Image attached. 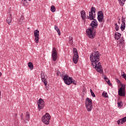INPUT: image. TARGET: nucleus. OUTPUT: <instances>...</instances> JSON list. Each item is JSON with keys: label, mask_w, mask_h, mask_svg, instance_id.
<instances>
[{"label": "nucleus", "mask_w": 126, "mask_h": 126, "mask_svg": "<svg viewBox=\"0 0 126 126\" xmlns=\"http://www.w3.org/2000/svg\"><path fill=\"white\" fill-rule=\"evenodd\" d=\"M126 28V23L122 24L121 25V29L122 31H124Z\"/></svg>", "instance_id": "obj_25"}, {"label": "nucleus", "mask_w": 126, "mask_h": 126, "mask_svg": "<svg viewBox=\"0 0 126 126\" xmlns=\"http://www.w3.org/2000/svg\"><path fill=\"white\" fill-rule=\"evenodd\" d=\"M118 1L120 5L124 6L125 5V2H126V0H118Z\"/></svg>", "instance_id": "obj_22"}, {"label": "nucleus", "mask_w": 126, "mask_h": 126, "mask_svg": "<svg viewBox=\"0 0 126 126\" xmlns=\"http://www.w3.org/2000/svg\"><path fill=\"white\" fill-rule=\"evenodd\" d=\"M69 44H70V45H72V44H73V40L72 37L70 36L69 38Z\"/></svg>", "instance_id": "obj_29"}, {"label": "nucleus", "mask_w": 126, "mask_h": 126, "mask_svg": "<svg viewBox=\"0 0 126 126\" xmlns=\"http://www.w3.org/2000/svg\"><path fill=\"white\" fill-rule=\"evenodd\" d=\"M122 120L123 123H126V117H124L123 118L121 119Z\"/></svg>", "instance_id": "obj_37"}, {"label": "nucleus", "mask_w": 126, "mask_h": 126, "mask_svg": "<svg viewBox=\"0 0 126 126\" xmlns=\"http://www.w3.org/2000/svg\"><path fill=\"white\" fill-rule=\"evenodd\" d=\"M106 82L109 86H112V83L110 82V80L108 79V80H106Z\"/></svg>", "instance_id": "obj_35"}, {"label": "nucleus", "mask_w": 126, "mask_h": 126, "mask_svg": "<svg viewBox=\"0 0 126 126\" xmlns=\"http://www.w3.org/2000/svg\"><path fill=\"white\" fill-rule=\"evenodd\" d=\"M23 20H24V17L21 16L20 19L18 20V23L19 24H21L22 22H23Z\"/></svg>", "instance_id": "obj_23"}, {"label": "nucleus", "mask_w": 126, "mask_h": 126, "mask_svg": "<svg viewBox=\"0 0 126 126\" xmlns=\"http://www.w3.org/2000/svg\"><path fill=\"white\" fill-rule=\"evenodd\" d=\"M115 30L116 31H119V29H120V28L119 27V25H118V24L117 23H115Z\"/></svg>", "instance_id": "obj_31"}, {"label": "nucleus", "mask_w": 126, "mask_h": 126, "mask_svg": "<svg viewBox=\"0 0 126 126\" xmlns=\"http://www.w3.org/2000/svg\"><path fill=\"white\" fill-rule=\"evenodd\" d=\"M72 83H73V84H74V85H76L77 82H76V81H75L72 79Z\"/></svg>", "instance_id": "obj_38"}, {"label": "nucleus", "mask_w": 126, "mask_h": 126, "mask_svg": "<svg viewBox=\"0 0 126 126\" xmlns=\"http://www.w3.org/2000/svg\"><path fill=\"white\" fill-rule=\"evenodd\" d=\"M123 74H122V76H123V77L125 79L126 78V74L125 73V72H123Z\"/></svg>", "instance_id": "obj_36"}, {"label": "nucleus", "mask_w": 126, "mask_h": 126, "mask_svg": "<svg viewBox=\"0 0 126 126\" xmlns=\"http://www.w3.org/2000/svg\"><path fill=\"white\" fill-rule=\"evenodd\" d=\"M55 30L57 32L59 36L61 35V31L60 30V29H59V27L57 26H55L54 27Z\"/></svg>", "instance_id": "obj_20"}, {"label": "nucleus", "mask_w": 126, "mask_h": 126, "mask_svg": "<svg viewBox=\"0 0 126 126\" xmlns=\"http://www.w3.org/2000/svg\"><path fill=\"white\" fill-rule=\"evenodd\" d=\"M22 2L24 5H27V0H22Z\"/></svg>", "instance_id": "obj_32"}, {"label": "nucleus", "mask_w": 126, "mask_h": 126, "mask_svg": "<svg viewBox=\"0 0 126 126\" xmlns=\"http://www.w3.org/2000/svg\"><path fill=\"white\" fill-rule=\"evenodd\" d=\"M73 62L74 63L76 64L79 60V55H78V52L77 51V49H76L75 48H74L73 49Z\"/></svg>", "instance_id": "obj_5"}, {"label": "nucleus", "mask_w": 126, "mask_h": 126, "mask_svg": "<svg viewBox=\"0 0 126 126\" xmlns=\"http://www.w3.org/2000/svg\"><path fill=\"white\" fill-rule=\"evenodd\" d=\"M25 120V122L27 121V123H28V122H29V121H30V114H29V112H27L26 113Z\"/></svg>", "instance_id": "obj_19"}, {"label": "nucleus", "mask_w": 126, "mask_h": 126, "mask_svg": "<svg viewBox=\"0 0 126 126\" xmlns=\"http://www.w3.org/2000/svg\"><path fill=\"white\" fill-rule=\"evenodd\" d=\"M28 66L30 68L31 70H32V69L34 68V65H33V63H32V62H29L28 63Z\"/></svg>", "instance_id": "obj_21"}, {"label": "nucleus", "mask_w": 126, "mask_h": 126, "mask_svg": "<svg viewBox=\"0 0 126 126\" xmlns=\"http://www.w3.org/2000/svg\"><path fill=\"white\" fill-rule=\"evenodd\" d=\"M90 25L92 27L91 28H96L97 26H98V22L96 19H94V21H92Z\"/></svg>", "instance_id": "obj_15"}, {"label": "nucleus", "mask_w": 126, "mask_h": 126, "mask_svg": "<svg viewBox=\"0 0 126 126\" xmlns=\"http://www.w3.org/2000/svg\"><path fill=\"white\" fill-rule=\"evenodd\" d=\"M95 10L96 9H95V7H92L90 12H89V17H88V19H90V20H94V15H93V13H95Z\"/></svg>", "instance_id": "obj_10"}, {"label": "nucleus", "mask_w": 126, "mask_h": 126, "mask_svg": "<svg viewBox=\"0 0 126 126\" xmlns=\"http://www.w3.org/2000/svg\"><path fill=\"white\" fill-rule=\"evenodd\" d=\"M90 61L93 67L99 73L103 74V67L100 63V53L99 51H95L91 54Z\"/></svg>", "instance_id": "obj_1"}, {"label": "nucleus", "mask_w": 126, "mask_h": 126, "mask_svg": "<svg viewBox=\"0 0 126 126\" xmlns=\"http://www.w3.org/2000/svg\"><path fill=\"white\" fill-rule=\"evenodd\" d=\"M118 23H119V24H120V23H121V21H118Z\"/></svg>", "instance_id": "obj_43"}, {"label": "nucleus", "mask_w": 126, "mask_h": 126, "mask_svg": "<svg viewBox=\"0 0 126 126\" xmlns=\"http://www.w3.org/2000/svg\"><path fill=\"white\" fill-rule=\"evenodd\" d=\"M118 19L119 20V21H121V18H120L119 17H118Z\"/></svg>", "instance_id": "obj_42"}, {"label": "nucleus", "mask_w": 126, "mask_h": 126, "mask_svg": "<svg viewBox=\"0 0 126 126\" xmlns=\"http://www.w3.org/2000/svg\"><path fill=\"white\" fill-rule=\"evenodd\" d=\"M23 117H24L23 113H22L21 114V119L23 121V123H25V124H27V122H25V119L23 118Z\"/></svg>", "instance_id": "obj_28"}, {"label": "nucleus", "mask_w": 126, "mask_h": 126, "mask_svg": "<svg viewBox=\"0 0 126 126\" xmlns=\"http://www.w3.org/2000/svg\"><path fill=\"white\" fill-rule=\"evenodd\" d=\"M125 86H123V87L120 88L118 91V94L119 96H122V97H125L126 96V93L125 92Z\"/></svg>", "instance_id": "obj_12"}, {"label": "nucleus", "mask_w": 126, "mask_h": 126, "mask_svg": "<svg viewBox=\"0 0 126 126\" xmlns=\"http://www.w3.org/2000/svg\"><path fill=\"white\" fill-rule=\"evenodd\" d=\"M40 76L41 78V81L43 82L45 86H47V85H48V82H47V80L46 79V75H45V73H44L43 72H42L41 73Z\"/></svg>", "instance_id": "obj_13"}, {"label": "nucleus", "mask_w": 126, "mask_h": 126, "mask_svg": "<svg viewBox=\"0 0 126 126\" xmlns=\"http://www.w3.org/2000/svg\"><path fill=\"white\" fill-rule=\"evenodd\" d=\"M104 79L106 81V80H107L108 81V79H109L108 78H107V77H104Z\"/></svg>", "instance_id": "obj_41"}, {"label": "nucleus", "mask_w": 126, "mask_h": 126, "mask_svg": "<svg viewBox=\"0 0 126 126\" xmlns=\"http://www.w3.org/2000/svg\"><path fill=\"white\" fill-rule=\"evenodd\" d=\"M37 104L39 111H41V110H42V109L45 107V101H44V100H43L42 98H40L38 100Z\"/></svg>", "instance_id": "obj_8"}, {"label": "nucleus", "mask_w": 126, "mask_h": 126, "mask_svg": "<svg viewBox=\"0 0 126 126\" xmlns=\"http://www.w3.org/2000/svg\"><path fill=\"white\" fill-rule=\"evenodd\" d=\"M120 45L122 48H124V47H125L126 43L125 42V39L124 38V37H122L120 39Z\"/></svg>", "instance_id": "obj_17"}, {"label": "nucleus", "mask_w": 126, "mask_h": 126, "mask_svg": "<svg viewBox=\"0 0 126 126\" xmlns=\"http://www.w3.org/2000/svg\"><path fill=\"white\" fill-rule=\"evenodd\" d=\"M93 100L89 97H87L85 100V106L88 112H91L93 106H92Z\"/></svg>", "instance_id": "obj_2"}, {"label": "nucleus", "mask_w": 126, "mask_h": 126, "mask_svg": "<svg viewBox=\"0 0 126 126\" xmlns=\"http://www.w3.org/2000/svg\"><path fill=\"white\" fill-rule=\"evenodd\" d=\"M51 120V115L49 113H46L42 116V121L43 124L47 126L50 124V120Z\"/></svg>", "instance_id": "obj_4"}, {"label": "nucleus", "mask_w": 126, "mask_h": 126, "mask_svg": "<svg viewBox=\"0 0 126 126\" xmlns=\"http://www.w3.org/2000/svg\"><path fill=\"white\" fill-rule=\"evenodd\" d=\"M57 75H60V76H62V74H61V72H60V71L57 72Z\"/></svg>", "instance_id": "obj_40"}, {"label": "nucleus", "mask_w": 126, "mask_h": 126, "mask_svg": "<svg viewBox=\"0 0 126 126\" xmlns=\"http://www.w3.org/2000/svg\"><path fill=\"white\" fill-rule=\"evenodd\" d=\"M81 14V17L83 20H86V13H85V11L82 10L80 12Z\"/></svg>", "instance_id": "obj_16"}, {"label": "nucleus", "mask_w": 126, "mask_h": 126, "mask_svg": "<svg viewBox=\"0 0 126 126\" xmlns=\"http://www.w3.org/2000/svg\"><path fill=\"white\" fill-rule=\"evenodd\" d=\"M28 29H30V28H28Z\"/></svg>", "instance_id": "obj_46"}, {"label": "nucleus", "mask_w": 126, "mask_h": 126, "mask_svg": "<svg viewBox=\"0 0 126 126\" xmlns=\"http://www.w3.org/2000/svg\"><path fill=\"white\" fill-rule=\"evenodd\" d=\"M117 82L119 83V84H121V81H120L119 79H117Z\"/></svg>", "instance_id": "obj_39"}, {"label": "nucleus", "mask_w": 126, "mask_h": 126, "mask_svg": "<svg viewBox=\"0 0 126 126\" xmlns=\"http://www.w3.org/2000/svg\"><path fill=\"white\" fill-rule=\"evenodd\" d=\"M86 34L89 38H90L91 39H94L96 35V33H95V29L94 28H88L86 30Z\"/></svg>", "instance_id": "obj_3"}, {"label": "nucleus", "mask_w": 126, "mask_h": 126, "mask_svg": "<svg viewBox=\"0 0 126 126\" xmlns=\"http://www.w3.org/2000/svg\"><path fill=\"white\" fill-rule=\"evenodd\" d=\"M90 92L93 97H95V94H94V92H93V91H92V90L90 89Z\"/></svg>", "instance_id": "obj_34"}, {"label": "nucleus", "mask_w": 126, "mask_h": 126, "mask_svg": "<svg viewBox=\"0 0 126 126\" xmlns=\"http://www.w3.org/2000/svg\"><path fill=\"white\" fill-rule=\"evenodd\" d=\"M0 76H1V72H0Z\"/></svg>", "instance_id": "obj_45"}, {"label": "nucleus", "mask_w": 126, "mask_h": 126, "mask_svg": "<svg viewBox=\"0 0 126 126\" xmlns=\"http://www.w3.org/2000/svg\"><path fill=\"white\" fill-rule=\"evenodd\" d=\"M51 58L53 62H56L58 60V52L56 48H53L51 53Z\"/></svg>", "instance_id": "obj_7"}, {"label": "nucleus", "mask_w": 126, "mask_h": 126, "mask_svg": "<svg viewBox=\"0 0 126 126\" xmlns=\"http://www.w3.org/2000/svg\"><path fill=\"white\" fill-rule=\"evenodd\" d=\"M29 1H31V0H28Z\"/></svg>", "instance_id": "obj_47"}, {"label": "nucleus", "mask_w": 126, "mask_h": 126, "mask_svg": "<svg viewBox=\"0 0 126 126\" xmlns=\"http://www.w3.org/2000/svg\"><path fill=\"white\" fill-rule=\"evenodd\" d=\"M64 75V71H63V72L62 75Z\"/></svg>", "instance_id": "obj_44"}, {"label": "nucleus", "mask_w": 126, "mask_h": 126, "mask_svg": "<svg viewBox=\"0 0 126 126\" xmlns=\"http://www.w3.org/2000/svg\"><path fill=\"white\" fill-rule=\"evenodd\" d=\"M125 21H126V18L124 17V16H122V24L126 23V22H125Z\"/></svg>", "instance_id": "obj_33"}, {"label": "nucleus", "mask_w": 126, "mask_h": 126, "mask_svg": "<svg viewBox=\"0 0 126 126\" xmlns=\"http://www.w3.org/2000/svg\"><path fill=\"white\" fill-rule=\"evenodd\" d=\"M34 36L35 37L34 41L36 44L39 43V30H36L34 31Z\"/></svg>", "instance_id": "obj_11"}, {"label": "nucleus", "mask_w": 126, "mask_h": 126, "mask_svg": "<svg viewBox=\"0 0 126 126\" xmlns=\"http://www.w3.org/2000/svg\"><path fill=\"white\" fill-rule=\"evenodd\" d=\"M63 79L67 85H70L72 83V77H68V75H63Z\"/></svg>", "instance_id": "obj_6"}, {"label": "nucleus", "mask_w": 126, "mask_h": 126, "mask_svg": "<svg viewBox=\"0 0 126 126\" xmlns=\"http://www.w3.org/2000/svg\"><path fill=\"white\" fill-rule=\"evenodd\" d=\"M102 96H103V97H104V98H108L109 97V95H108V93L105 92H103L102 93Z\"/></svg>", "instance_id": "obj_24"}, {"label": "nucleus", "mask_w": 126, "mask_h": 126, "mask_svg": "<svg viewBox=\"0 0 126 126\" xmlns=\"http://www.w3.org/2000/svg\"><path fill=\"white\" fill-rule=\"evenodd\" d=\"M6 20L7 21V23H8L9 25H10V23H11V21H12V15L11 14V13L9 12Z\"/></svg>", "instance_id": "obj_14"}, {"label": "nucleus", "mask_w": 126, "mask_h": 126, "mask_svg": "<svg viewBox=\"0 0 126 126\" xmlns=\"http://www.w3.org/2000/svg\"><path fill=\"white\" fill-rule=\"evenodd\" d=\"M104 19V14L103 13V11H99L97 13V20L98 22L102 23L103 22V20Z\"/></svg>", "instance_id": "obj_9"}, {"label": "nucleus", "mask_w": 126, "mask_h": 126, "mask_svg": "<svg viewBox=\"0 0 126 126\" xmlns=\"http://www.w3.org/2000/svg\"><path fill=\"white\" fill-rule=\"evenodd\" d=\"M118 108H122L123 107V101H120L117 103Z\"/></svg>", "instance_id": "obj_26"}, {"label": "nucleus", "mask_w": 126, "mask_h": 126, "mask_svg": "<svg viewBox=\"0 0 126 126\" xmlns=\"http://www.w3.org/2000/svg\"><path fill=\"white\" fill-rule=\"evenodd\" d=\"M51 11H52V12H55L56 11V7L54 5H52L51 7Z\"/></svg>", "instance_id": "obj_27"}, {"label": "nucleus", "mask_w": 126, "mask_h": 126, "mask_svg": "<svg viewBox=\"0 0 126 126\" xmlns=\"http://www.w3.org/2000/svg\"><path fill=\"white\" fill-rule=\"evenodd\" d=\"M46 89H48V88H47V87H46Z\"/></svg>", "instance_id": "obj_48"}, {"label": "nucleus", "mask_w": 126, "mask_h": 126, "mask_svg": "<svg viewBox=\"0 0 126 126\" xmlns=\"http://www.w3.org/2000/svg\"><path fill=\"white\" fill-rule=\"evenodd\" d=\"M121 36H122V34L120 32H116L114 34V38L115 40H120L121 39Z\"/></svg>", "instance_id": "obj_18"}, {"label": "nucleus", "mask_w": 126, "mask_h": 126, "mask_svg": "<svg viewBox=\"0 0 126 126\" xmlns=\"http://www.w3.org/2000/svg\"><path fill=\"white\" fill-rule=\"evenodd\" d=\"M117 124H118V125H123V124H124L122 119H119L118 121H117Z\"/></svg>", "instance_id": "obj_30"}]
</instances>
